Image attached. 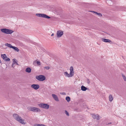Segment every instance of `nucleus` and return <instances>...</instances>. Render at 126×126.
<instances>
[{
    "mask_svg": "<svg viewBox=\"0 0 126 126\" xmlns=\"http://www.w3.org/2000/svg\"><path fill=\"white\" fill-rule=\"evenodd\" d=\"M14 118L17 121L23 124H25L26 123L24 122V120L22 119L21 117L16 114H14L13 115Z\"/></svg>",
    "mask_w": 126,
    "mask_h": 126,
    "instance_id": "f257e3e1",
    "label": "nucleus"
},
{
    "mask_svg": "<svg viewBox=\"0 0 126 126\" xmlns=\"http://www.w3.org/2000/svg\"><path fill=\"white\" fill-rule=\"evenodd\" d=\"M0 30L2 32L7 34H11L14 32L12 30L6 29H2Z\"/></svg>",
    "mask_w": 126,
    "mask_h": 126,
    "instance_id": "f03ea898",
    "label": "nucleus"
},
{
    "mask_svg": "<svg viewBox=\"0 0 126 126\" xmlns=\"http://www.w3.org/2000/svg\"><path fill=\"white\" fill-rule=\"evenodd\" d=\"M28 110L33 112H40V110L38 108L32 107H28Z\"/></svg>",
    "mask_w": 126,
    "mask_h": 126,
    "instance_id": "7ed1b4c3",
    "label": "nucleus"
},
{
    "mask_svg": "<svg viewBox=\"0 0 126 126\" xmlns=\"http://www.w3.org/2000/svg\"><path fill=\"white\" fill-rule=\"evenodd\" d=\"M36 79L40 81H42L46 79L45 77L43 75L37 76L36 77Z\"/></svg>",
    "mask_w": 126,
    "mask_h": 126,
    "instance_id": "20e7f679",
    "label": "nucleus"
},
{
    "mask_svg": "<svg viewBox=\"0 0 126 126\" xmlns=\"http://www.w3.org/2000/svg\"><path fill=\"white\" fill-rule=\"evenodd\" d=\"M36 16L38 17L47 19L50 18V16L44 14H36Z\"/></svg>",
    "mask_w": 126,
    "mask_h": 126,
    "instance_id": "39448f33",
    "label": "nucleus"
},
{
    "mask_svg": "<svg viewBox=\"0 0 126 126\" xmlns=\"http://www.w3.org/2000/svg\"><path fill=\"white\" fill-rule=\"evenodd\" d=\"M39 106L40 107L45 109H47L49 108V105L46 104L41 103L38 104Z\"/></svg>",
    "mask_w": 126,
    "mask_h": 126,
    "instance_id": "423d86ee",
    "label": "nucleus"
},
{
    "mask_svg": "<svg viewBox=\"0 0 126 126\" xmlns=\"http://www.w3.org/2000/svg\"><path fill=\"white\" fill-rule=\"evenodd\" d=\"M63 31L61 30L58 31L57 32V37L60 38L63 35Z\"/></svg>",
    "mask_w": 126,
    "mask_h": 126,
    "instance_id": "0eeeda50",
    "label": "nucleus"
},
{
    "mask_svg": "<svg viewBox=\"0 0 126 126\" xmlns=\"http://www.w3.org/2000/svg\"><path fill=\"white\" fill-rule=\"evenodd\" d=\"M92 117L94 119H96L97 120L100 119V116L97 114H92Z\"/></svg>",
    "mask_w": 126,
    "mask_h": 126,
    "instance_id": "6e6552de",
    "label": "nucleus"
},
{
    "mask_svg": "<svg viewBox=\"0 0 126 126\" xmlns=\"http://www.w3.org/2000/svg\"><path fill=\"white\" fill-rule=\"evenodd\" d=\"M39 86L37 84H33L31 85V87L35 90H37L39 88Z\"/></svg>",
    "mask_w": 126,
    "mask_h": 126,
    "instance_id": "1a4fd4ad",
    "label": "nucleus"
},
{
    "mask_svg": "<svg viewBox=\"0 0 126 126\" xmlns=\"http://www.w3.org/2000/svg\"><path fill=\"white\" fill-rule=\"evenodd\" d=\"M52 97L55 100L57 101H59L58 98L56 95L54 94H52Z\"/></svg>",
    "mask_w": 126,
    "mask_h": 126,
    "instance_id": "9d476101",
    "label": "nucleus"
},
{
    "mask_svg": "<svg viewBox=\"0 0 126 126\" xmlns=\"http://www.w3.org/2000/svg\"><path fill=\"white\" fill-rule=\"evenodd\" d=\"M102 40L104 42H106L110 43L111 42V41L110 40L107 39L102 38Z\"/></svg>",
    "mask_w": 126,
    "mask_h": 126,
    "instance_id": "9b49d317",
    "label": "nucleus"
},
{
    "mask_svg": "<svg viewBox=\"0 0 126 126\" xmlns=\"http://www.w3.org/2000/svg\"><path fill=\"white\" fill-rule=\"evenodd\" d=\"M109 100L111 102L112 101L113 99V98L112 95L110 94L109 96Z\"/></svg>",
    "mask_w": 126,
    "mask_h": 126,
    "instance_id": "f8f14e48",
    "label": "nucleus"
},
{
    "mask_svg": "<svg viewBox=\"0 0 126 126\" xmlns=\"http://www.w3.org/2000/svg\"><path fill=\"white\" fill-rule=\"evenodd\" d=\"M31 69L29 67L27 68L25 70L28 73L31 72Z\"/></svg>",
    "mask_w": 126,
    "mask_h": 126,
    "instance_id": "ddd939ff",
    "label": "nucleus"
},
{
    "mask_svg": "<svg viewBox=\"0 0 126 126\" xmlns=\"http://www.w3.org/2000/svg\"><path fill=\"white\" fill-rule=\"evenodd\" d=\"M64 75L66 77H67L69 78L70 77L69 74H68V72L66 71L64 73Z\"/></svg>",
    "mask_w": 126,
    "mask_h": 126,
    "instance_id": "4468645a",
    "label": "nucleus"
},
{
    "mask_svg": "<svg viewBox=\"0 0 126 126\" xmlns=\"http://www.w3.org/2000/svg\"><path fill=\"white\" fill-rule=\"evenodd\" d=\"M87 88L83 86H82L81 87V89L83 91H85L86 90Z\"/></svg>",
    "mask_w": 126,
    "mask_h": 126,
    "instance_id": "2eb2a0df",
    "label": "nucleus"
},
{
    "mask_svg": "<svg viewBox=\"0 0 126 126\" xmlns=\"http://www.w3.org/2000/svg\"><path fill=\"white\" fill-rule=\"evenodd\" d=\"M5 45L10 48H12L13 47L11 44L8 43L5 44Z\"/></svg>",
    "mask_w": 126,
    "mask_h": 126,
    "instance_id": "dca6fc26",
    "label": "nucleus"
},
{
    "mask_svg": "<svg viewBox=\"0 0 126 126\" xmlns=\"http://www.w3.org/2000/svg\"><path fill=\"white\" fill-rule=\"evenodd\" d=\"M13 63L15 64H16V65H18V63H17L16 62V60L15 59H13Z\"/></svg>",
    "mask_w": 126,
    "mask_h": 126,
    "instance_id": "f3484780",
    "label": "nucleus"
},
{
    "mask_svg": "<svg viewBox=\"0 0 126 126\" xmlns=\"http://www.w3.org/2000/svg\"><path fill=\"white\" fill-rule=\"evenodd\" d=\"M34 126H46L43 124H36L34 125Z\"/></svg>",
    "mask_w": 126,
    "mask_h": 126,
    "instance_id": "a211bd4d",
    "label": "nucleus"
},
{
    "mask_svg": "<svg viewBox=\"0 0 126 126\" xmlns=\"http://www.w3.org/2000/svg\"><path fill=\"white\" fill-rule=\"evenodd\" d=\"M66 100L68 102H69L70 100V98L69 96L66 97Z\"/></svg>",
    "mask_w": 126,
    "mask_h": 126,
    "instance_id": "6ab92c4d",
    "label": "nucleus"
},
{
    "mask_svg": "<svg viewBox=\"0 0 126 126\" xmlns=\"http://www.w3.org/2000/svg\"><path fill=\"white\" fill-rule=\"evenodd\" d=\"M74 71H70L69 74V75L70 76V77L73 76L74 75Z\"/></svg>",
    "mask_w": 126,
    "mask_h": 126,
    "instance_id": "aec40b11",
    "label": "nucleus"
},
{
    "mask_svg": "<svg viewBox=\"0 0 126 126\" xmlns=\"http://www.w3.org/2000/svg\"><path fill=\"white\" fill-rule=\"evenodd\" d=\"M1 57L2 58L5 59V58H7V57L6 56L5 54H3L1 55Z\"/></svg>",
    "mask_w": 126,
    "mask_h": 126,
    "instance_id": "412c9836",
    "label": "nucleus"
},
{
    "mask_svg": "<svg viewBox=\"0 0 126 126\" xmlns=\"http://www.w3.org/2000/svg\"><path fill=\"white\" fill-rule=\"evenodd\" d=\"M12 48L14 49L16 51L18 52L19 51V49L16 47L13 46Z\"/></svg>",
    "mask_w": 126,
    "mask_h": 126,
    "instance_id": "4be33fe9",
    "label": "nucleus"
},
{
    "mask_svg": "<svg viewBox=\"0 0 126 126\" xmlns=\"http://www.w3.org/2000/svg\"><path fill=\"white\" fill-rule=\"evenodd\" d=\"M3 60L6 61H9L10 59L9 58H8L7 57V58H5V59H3Z\"/></svg>",
    "mask_w": 126,
    "mask_h": 126,
    "instance_id": "5701e85b",
    "label": "nucleus"
},
{
    "mask_svg": "<svg viewBox=\"0 0 126 126\" xmlns=\"http://www.w3.org/2000/svg\"><path fill=\"white\" fill-rule=\"evenodd\" d=\"M122 76L123 78L125 81H126V78L125 76L123 74H122Z\"/></svg>",
    "mask_w": 126,
    "mask_h": 126,
    "instance_id": "b1692460",
    "label": "nucleus"
},
{
    "mask_svg": "<svg viewBox=\"0 0 126 126\" xmlns=\"http://www.w3.org/2000/svg\"><path fill=\"white\" fill-rule=\"evenodd\" d=\"M35 62H36V63L38 65H40L41 64L40 62L39 61H37L36 60L35 61Z\"/></svg>",
    "mask_w": 126,
    "mask_h": 126,
    "instance_id": "393cba45",
    "label": "nucleus"
},
{
    "mask_svg": "<svg viewBox=\"0 0 126 126\" xmlns=\"http://www.w3.org/2000/svg\"><path fill=\"white\" fill-rule=\"evenodd\" d=\"M65 113L68 116H69V114L68 112L67 111V110H65Z\"/></svg>",
    "mask_w": 126,
    "mask_h": 126,
    "instance_id": "a878e982",
    "label": "nucleus"
},
{
    "mask_svg": "<svg viewBox=\"0 0 126 126\" xmlns=\"http://www.w3.org/2000/svg\"><path fill=\"white\" fill-rule=\"evenodd\" d=\"M70 71H74L73 68V66H71L70 67Z\"/></svg>",
    "mask_w": 126,
    "mask_h": 126,
    "instance_id": "bb28decb",
    "label": "nucleus"
},
{
    "mask_svg": "<svg viewBox=\"0 0 126 126\" xmlns=\"http://www.w3.org/2000/svg\"><path fill=\"white\" fill-rule=\"evenodd\" d=\"M44 68L46 69L47 70H48L50 68V67L49 66H45V67Z\"/></svg>",
    "mask_w": 126,
    "mask_h": 126,
    "instance_id": "cd10ccee",
    "label": "nucleus"
},
{
    "mask_svg": "<svg viewBox=\"0 0 126 126\" xmlns=\"http://www.w3.org/2000/svg\"><path fill=\"white\" fill-rule=\"evenodd\" d=\"M86 80L87 81V82L88 83V84H89L90 83V81L88 79H87Z\"/></svg>",
    "mask_w": 126,
    "mask_h": 126,
    "instance_id": "c85d7f7f",
    "label": "nucleus"
},
{
    "mask_svg": "<svg viewBox=\"0 0 126 126\" xmlns=\"http://www.w3.org/2000/svg\"><path fill=\"white\" fill-rule=\"evenodd\" d=\"M97 15L99 16H102V15L101 14V13H98V14H97Z\"/></svg>",
    "mask_w": 126,
    "mask_h": 126,
    "instance_id": "c756f323",
    "label": "nucleus"
},
{
    "mask_svg": "<svg viewBox=\"0 0 126 126\" xmlns=\"http://www.w3.org/2000/svg\"><path fill=\"white\" fill-rule=\"evenodd\" d=\"M90 12H93V13H94L95 14H96V15H97L98 13H97L96 12H94V11H90Z\"/></svg>",
    "mask_w": 126,
    "mask_h": 126,
    "instance_id": "7c9ffc66",
    "label": "nucleus"
},
{
    "mask_svg": "<svg viewBox=\"0 0 126 126\" xmlns=\"http://www.w3.org/2000/svg\"><path fill=\"white\" fill-rule=\"evenodd\" d=\"M61 94H63V95H65V93H60Z\"/></svg>",
    "mask_w": 126,
    "mask_h": 126,
    "instance_id": "2f4dec72",
    "label": "nucleus"
},
{
    "mask_svg": "<svg viewBox=\"0 0 126 126\" xmlns=\"http://www.w3.org/2000/svg\"><path fill=\"white\" fill-rule=\"evenodd\" d=\"M14 64H15L13 63L12 64V67H15V66L14 65Z\"/></svg>",
    "mask_w": 126,
    "mask_h": 126,
    "instance_id": "473e14b6",
    "label": "nucleus"
},
{
    "mask_svg": "<svg viewBox=\"0 0 126 126\" xmlns=\"http://www.w3.org/2000/svg\"><path fill=\"white\" fill-rule=\"evenodd\" d=\"M112 124L111 122H110L108 124H106V125H110V124Z\"/></svg>",
    "mask_w": 126,
    "mask_h": 126,
    "instance_id": "72a5a7b5",
    "label": "nucleus"
},
{
    "mask_svg": "<svg viewBox=\"0 0 126 126\" xmlns=\"http://www.w3.org/2000/svg\"><path fill=\"white\" fill-rule=\"evenodd\" d=\"M54 35V34L53 33H52L51 35V36H53Z\"/></svg>",
    "mask_w": 126,
    "mask_h": 126,
    "instance_id": "f704fd0d",
    "label": "nucleus"
},
{
    "mask_svg": "<svg viewBox=\"0 0 126 126\" xmlns=\"http://www.w3.org/2000/svg\"><path fill=\"white\" fill-rule=\"evenodd\" d=\"M108 2H111V1L110 0H108Z\"/></svg>",
    "mask_w": 126,
    "mask_h": 126,
    "instance_id": "c9c22d12",
    "label": "nucleus"
}]
</instances>
